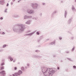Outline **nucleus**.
Wrapping results in <instances>:
<instances>
[{
	"mask_svg": "<svg viewBox=\"0 0 76 76\" xmlns=\"http://www.w3.org/2000/svg\"><path fill=\"white\" fill-rule=\"evenodd\" d=\"M75 50V47H73L72 49V51H73Z\"/></svg>",
	"mask_w": 76,
	"mask_h": 76,
	"instance_id": "nucleus-28",
	"label": "nucleus"
},
{
	"mask_svg": "<svg viewBox=\"0 0 76 76\" xmlns=\"http://www.w3.org/2000/svg\"><path fill=\"white\" fill-rule=\"evenodd\" d=\"M31 32V31H27V33H29Z\"/></svg>",
	"mask_w": 76,
	"mask_h": 76,
	"instance_id": "nucleus-35",
	"label": "nucleus"
},
{
	"mask_svg": "<svg viewBox=\"0 0 76 76\" xmlns=\"http://www.w3.org/2000/svg\"><path fill=\"white\" fill-rule=\"evenodd\" d=\"M9 6V3H7V6Z\"/></svg>",
	"mask_w": 76,
	"mask_h": 76,
	"instance_id": "nucleus-39",
	"label": "nucleus"
},
{
	"mask_svg": "<svg viewBox=\"0 0 76 76\" xmlns=\"http://www.w3.org/2000/svg\"><path fill=\"white\" fill-rule=\"evenodd\" d=\"M15 0H13L12 1H13V2H14V1H15Z\"/></svg>",
	"mask_w": 76,
	"mask_h": 76,
	"instance_id": "nucleus-47",
	"label": "nucleus"
},
{
	"mask_svg": "<svg viewBox=\"0 0 76 76\" xmlns=\"http://www.w3.org/2000/svg\"><path fill=\"white\" fill-rule=\"evenodd\" d=\"M0 34L1 35H5L6 34V33L4 32H2V33L1 32H0Z\"/></svg>",
	"mask_w": 76,
	"mask_h": 76,
	"instance_id": "nucleus-19",
	"label": "nucleus"
},
{
	"mask_svg": "<svg viewBox=\"0 0 76 76\" xmlns=\"http://www.w3.org/2000/svg\"><path fill=\"white\" fill-rule=\"evenodd\" d=\"M4 70V66H1L0 67V70Z\"/></svg>",
	"mask_w": 76,
	"mask_h": 76,
	"instance_id": "nucleus-22",
	"label": "nucleus"
},
{
	"mask_svg": "<svg viewBox=\"0 0 76 76\" xmlns=\"http://www.w3.org/2000/svg\"><path fill=\"white\" fill-rule=\"evenodd\" d=\"M12 17H13V18H20V16H19V15H18L15 14L12 15Z\"/></svg>",
	"mask_w": 76,
	"mask_h": 76,
	"instance_id": "nucleus-6",
	"label": "nucleus"
},
{
	"mask_svg": "<svg viewBox=\"0 0 76 76\" xmlns=\"http://www.w3.org/2000/svg\"><path fill=\"white\" fill-rule=\"evenodd\" d=\"M59 39H60V40H61L62 39V38L61 37H59Z\"/></svg>",
	"mask_w": 76,
	"mask_h": 76,
	"instance_id": "nucleus-32",
	"label": "nucleus"
},
{
	"mask_svg": "<svg viewBox=\"0 0 76 76\" xmlns=\"http://www.w3.org/2000/svg\"><path fill=\"white\" fill-rule=\"evenodd\" d=\"M74 37H71V39H73V38H74Z\"/></svg>",
	"mask_w": 76,
	"mask_h": 76,
	"instance_id": "nucleus-40",
	"label": "nucleus"
},
{
	"mask_svg": "<svg viewBox=\"0 0 76 76\" xmlns=\"http://www.w3.org/2000/svg\"><path fill=\"white\" fill-rule=\"evenodd\" d=\"M57 69L58 70H59V69H60V68L59 67H58Z\"/></svg>",
	"mask_w": 76,
	"mask_h": 76,
	"instance_id": "nucleus-42",
	"label": "nucleus"
},
{
	"mask_svg": "<svg viewBox=\"0 0 76 76\" xmlns=\"http://www.w3.org/2000/svg\"><path fill=\"white\" fill-rule=\"evenodd\" d=\"M48 40H49V39H47Z\"/></svg>",
	"mask_w": 76,
	"mask_h": 76,
	"instance_id": "nucleus-54",
	"label": "nucleus"
},
{
	"mask_svg": "<svg viewBox=\"0 0 76 76\" xmlns=\"http://www.w3.org/2000/svg\"><path fill=\"white\" fill-rule=\"evenodd\" d=\"M26 12L27 13H28V14H29L30 15H32L34 13V11L33 10L29 8L27 9Z\"/></svg>",
	"mask_w": 76,
	"mask_h": 76,
	"instance_id": "nucleus-3",
	"label": "nucleus"
},
{
	"mask_svg": "<svg viewBox=\"0 0 76 76\" xmlns=\"http://www.w3.org/2000/svg\"><path fill=\"white\" fill-rule=\"evenodd\" d=\"M14 69H15V70H17V67H15L14 68Z\"/></svg>",
	"mask_w": 76,
	"mask_h": 76,
	"instance_id": "nucleus-34",
	"label": "nucleus"
},
{
	"mask_svg": "<svg viewBox=\"0 0 76 76\" xmlns=\"http://www.w3.org/2000/svg\"><path fill=\"white\" fill-rule=\"evenodd\" d=\"M24 19H32V16H29L26 15H25L23 17Z\"/></svg>",
	"mask_w": 76,
	"mask_h": 76,
	"instance_id": "nucleus-5",
	"label": "nucleus"
},
{
	"mask_svg": "<svg viewBox=\"0 0 76 76\" xmlns=\"http://www.w3.org/2000/svg\"><path fill=\"white\" fill-rule=\"evenodd\" d=\"M35 34V32H33L31 33H29L28 34H27L26 35L27 36H32L33 34Z\"/></svg>",
	"mask_w": 76,
	"mask_h": 76,
	"instance_id": "nucleus-10",
	"label": "nucleus"
},
{
	"mask_svg": "<svg viewBox=\"0 0 76 76\" xmlns=\"http://www.w3.org/2000/svg\"><path fill=\"white\" fill-rule=\"evenodd\" d=\"M0 19L1 20H3V18L2 17H1Z\"/></svg>",
	"mask_w": 76,
	"mask_h": 76,
	"instance_id": "nucleus-33",
	"label": "nucleus"
},
{
	"mask_svg": "<svg viewBox=\"0 0 76 76\" xmlns=\"http://www.w3.org/2000/svg\"><path fill=\"white\" fill-rule=\"evenodd\" d=\"M72 18H71L68 21V24H70L71 22H72Z\"/></svg>",
	"mask_w": 76,
	"mask_h": 76,
	"instance_id": "nucleus-8",
	"label": "nucleus"
},
{
	"mask_svg": "<svg viewBox=\"0 0 76 76\" xmlns=\"http://www.w3.org/2000/svg\"><path fill=\"white\" fill-rule=\"evenodd\" d=\"M13 2H11V5H13Z\"/></svg>",
	"mask_w": 76,
	"mask_h": 76,
	"instance_id": "nucleus-41",
	"label": "nucleus"
},
{
	"mask_svg": "<svg viewBox=\"0 0 76 76\" xmlns=\"http://www.w3.org/2000/svg\"><path fill=\"white\" fill-rule=\"evenodd\" d=\"M20 0L19 1H18V2L19 3V2H20Z\"/></svg>",
	"mask_w": 76,
	"mask_h": 76,
	"instance_id": "nucleus-46",
	"label": "nucleus"
},
{
	"mask_svg": "<svg viewBox=\"0 0 76 76\" xmlns=\"http://www.w3.org/2000/svg\"><path fill=\"white\" fill-rule=\"evenodd\" d=\"M72 10L73 11H76V9H75V7H74V6L73 5H72Z\"/></svg>",
	"mask_w": 76,
	"mask_h": 76,
	"instance_id": "nucleus-11",
	"label": "nucleus"
},
{
	"mask_svg": "<svg viewBox=\"0 0 76 76\" xmlns=\"http://www.w3.org/2000/svg\"><path fill=\"white\" fill-rule=\"evenodd\" d=\"M39 4L37 3H33L31 4V6L33 9H37L39 6Z\"/></svg>",
	"mask_w": 76,
	"mask_h": 76,
	"instance_id": "nucleus-2",
	"label": "nucleus"
},
{
	"mask_svg": "<svg viewBox=\"0 0 76 76\" xmlns=\"http://www.w3.org/2000/svg\"><path fill=\"white\" fill-rule=\"evenodd\" d=\"M4 3V0H0V5H3Z\"/></svg>",
	"mask_w": 76,
	"mask_h": 76,
	"instance_id": "nucleus-9",
	"label": "nucleus"
},
{
	"mask_svg": "<svg viewBox=\"0 0 76 76\" xmlns=\"http://www.w3.org/2000/svg\"><path fill=\"white\" fill-rule=\"evenodd\" d=\"M42 13H41L39 14V16H40L41 17L42 16Z\"/></svg>",
	"mask_w": 76,
	"mask_h": 76,
	"instance_id": "nucleus-30",
	"label": "nucleus"
},
{
	"mask_svg": "<svg viewBox=\"0 0 76 76\" xmlns=\"http://www.w3.org/2000/svg\"><path fill=\"white\" fill-rule=\"evenodd\" d=\"M21 69L22 71H24V70H25V68H24V67L23 66L21 67Z\"/></svg>",
	"mask_w": 76,
	"mask_h": 76,
	"instance_id": "nucleus-21",
	"label": "nucleus"
},
{
	"mask_svg": "<svg viewBox=\"0 0 76 76\" xmlns=\"http://www.w3.org/2000/svg\"><path fill=\"white\" fill-rule=\"evenodd\" d=\"M63 1H61V3H63Z\"/></svg>",
	"mask_w": 76,
	"mask_h": 76,
	"instance_id": "nucleus-51",
	"label": "nucleus"
},
{
	"mask_svg": "<svg viewBox=\"0 0 76 76\" xmlns=\"http://www.w3.org/2000/svg\"><path fill=\"white\" fill-rule=\"evenodd\" d=\"M2 51V50H0V52H1Z\"/></svg>",
	"mask_w": 76,
	"mask_h": 76,
	"instance_id": "nucleus-48",
	"label": "nucleus"
},
{
	"mask_svg": "<svg viewBox=\"0 0 76 76\" xmlns=\"http://www.w3.org/2000/svg\"><path fill=\"white\" fill-rule=\"evenodd\" d=\"M66 53H69V51H68V52H66Z\"/></svg>",
	"mask_w": 76,
	"mask_h": 76,
	"instance_id": "nucleus-45",
	"label": "nucleus"
},
{
	"mask_svg": "<svg viewBox=\"0 0 76 76\" xmlns=\"http://www.w3.org/2000/svg\"><path fill=\"white\" fill-rule=\"evenodd\" d=\"M35 58H41V56H34Z\"/></svg>",
	"mask_w": 76,
	"mask_h": 76,
	"instance_id": "nucleus-20",
	"label": "nucleus"
},
{
	"mask_svg": "<svg viewBox=\"0 0 76 76\" xmlns=\"http://www.w3.org/2000/svg\"><path fill=\"white\" fill-rule=\"evenodd\" d=\"M15 61H16V60H14L13 61V63H15Z\"/></svg>",
	"mask_w": 76,
	"mask_h": 76,
	"instance_id": "nucleus-37",
	"label": "nucleus"
},
{
	"mask_svg": "<svg viewBox=\"0 0 76 76\" xmlns=\"http://www.w3.org/2000/svg\"><path fill=\"white\" fill-rule=\"evenodd\" d=\"M43 39V37H41L40 38V39H38V42H39V41H40L41 40V39Z\"/></svg>",
	"mask_w": 76,
	"mask_h": 76,
	"instance_id": "nucleus-14",
	"label": "nucleus"
},
{
	"mask_svg": "<svg viewBox=\"0 0 76 76\" xmlns=\"http://www.w3.org/2000/svg\"><path fill=\"white\" fill-rule=\"evenodd\" d=\"M73 67L74 68V69H75V68H76V66H73Z\"/></svg>",
	"mask_w": 76,
	"mask_h": 76,
	"instance_id": "nucleus-36",
	"label": "nucleus"
},
{
	"mask_svg": "<svg viewBox=\"0 0 76 76\" xmlns=\"http://www.w3.org/2000/svg\"><path fill=\"white\" fill-rule=\"evenodd\" d=\"M56 44V42H52L50 44V45H53V44L55 45Z\"/></svg>",
	"mask_w": 76,
	"mask_h": 76,
	"instance_id": "nucleus-18",
	"label": "nucleus"
},
{
	"mask_svg": "<svg viewBox=\"0 0 76 76\" xmlns=\"http://www.w3.org/2000/svg\"><path fill=\"white\" fill-rule=\"evenodd\" d=\"M37 19H38L37 17H33V19H34L35 20H37Z\"/></svg>",
	"mask_w": 76,
	"mask_h": 76,
	"instance_id": "nucleus-23",
	"label": "nucleus"
},
{
	"mask_svg": "<svg viewBox=\"0 0 76 76\" xmlns=\"http://www.w3.org/2000/svg\"><path fill=\"white\" fill-rule=\"evenodd\" d=\"M26 29L25 26L23 24H17L13 28V30L14 32L21 34Z\"/></svg>",
	"mask_w": 76,
	"mask_h": 76,
	"instance_id": "nucleus-1",
	"label": "nucleus"
},
{
	"mask_svg": "<svg viewBox=\"0 0 76 76\" xmlns=\"http://www.w3.org/2000/svg\"><path fill=\"white\" fill-rule=\"evenodd\" d=\"M39 52H40L39 50H35V52H36V53H39Z\"/></svg>",
	"mask_w": 76,
	"mask_h": 76,
	"instance_id": "nucleus-27",
	"label": "nucleus"
},
{
	"mask_svg": "<svg viewBox=\"0 0 76 76\" xmlns=\"http://www.w3.org/2000/svg\"><path fill=\"white\" fill-rule=\"evenodd\" d=\"M8 58H9V59H10V60L11 61H13V58H12V57H11L10 56H9Z\"/></svg>",
	"mask_w": 76,
	"mask_h": 76,
	"instance_id": "nucleus-13",
	"label": "nucleus"
},
{
	"mask_svg": "<svg viewBox=\"0 0 76 76\" xmlns=\"http://www.w3.org/2000/svg\"><path fill=\"white\" fill-rule=\"evenodd\" d=\"M61 63H62V62H63V61L61 60Z\"/></svg>",
	"mask_w": 76,
	"mask_h": 76,
	"instance_id": "nucleus-50",
	"label": "nucleus"
},
{
	"mask_svg": "<svg viewBox=\"0 0 76 76\" xmlns=\"http://www.w3.org/2000/svg\"><path fill=\"white\" fill-rule=\"evenodd\" d=\"M69 32H68V33H69Z\"/></svg>",
	"mask_w": 76,
	"mask_h": 76,
	"instance_id": "nucleus-57",
	"label": "nucleus"
},
{
	"mask_svg": "<svg viewBox=\"0 0 76 76\" xmlns=\"http://www.w3.org/2000/svg\"><path fill=\"white\" fill-rule=\"evenodd\" d=\"M7 45H3V48H5V47H6Z\"/></svg>",
	"mask_w": 76,
	"mask_h": 76,
	"instance_id": "nucleus-24",
	"label": "nucleus"
},
{
	"mask_svg": "<svg viewBox=\"0 0 76 76\" xmlns=\"http://www.w3.org/2000/svg\"><path fill=\"white\" fill-rule=\"evenodd\" d=\"M27 66H28V67H29V64L28 63L27 64Z\"/></svg>",
	"mask_w": 76,
	"mask_h": 76,
	"instance_id": "nucleus-38",
	"label": "nucleus"
},
{
	"mask_svg": "<svg viewBox=\"0 0 76 76\" xmlns=\"http://www.w3.org/2000/svg\"><path fill=\"white\" fill-rule=\"evenodd\" d=\"M67 59L68 60H69V61H72V60L71 59V58H67Z\"/></svg>",
	"mask_w": 76,
	"mask_h": 76,
	"instance_id": "nucleus-25",
	"label": "nucleus"
},
{
	"mask_svg": "<svg viewBox=\"0 0 76 76\" xmlns=\"http://www.w3.org/2000/svg\"><path fill=\"white\" fill-rule=\"evenodd\" d=\"M38 47H40V46H39Z\"/></svg>",
	"mask_w": 76,
	"mask_h": 76,
	"instance_id": "nucleus-53",
	"label": "nucleus"
},
{
	"mask_svg": "<svg viewBox=\"0 0 76 76\" xmlns=\"http://www.w3.org/2000/svg\"><path fill=\"white\" fill-rule=\"evenodd\" d=\"M5 73H6V72L5 71L2 70L0 72V74L1 75H4Z\"/></svg>",
	"mask_w": 76,
	"mask_h": 76,
	"instance_id": "nucleus-7",
	"label": "nucleus"
},
{
	"mask_svg": "<svg viewBox=\"0 0 76 76\" xmlns=\"http://www.w3.org/2000/svg\"><path fill=\"white\" fill-rule=\"evenodd\" d=\"M25 23L27 25H30L31 24V20H29L27 21Z\"/></svg>",
	"mask_w": 76,
	"mask_h": 76,
	"instance_id": "nucleus-12",
	"label": "nucleus"
},
{
	"mask_svg": "<svg viewBox=\"0 0 76 76\" xmlns=\"http://www.w3.org/2000/svg\"><path fill=\"white\" fill-rule=\"evenodd\" d=\"M25 69H27V67L25 66Z\"/></svg>",
	"mask_w": 76,
	"mask_h": 76,
	"instance_id": "nucleus-49",
	"label": "nucleus"
},
{
	"mask_svg": "<svg viewBox=\"0 0 76 76\" xmlns=\"http://www.w3.org/2000/svg\"><path fill=\"white\" fill-rule=\"evenodd\" d=\"M7 10L8 9L7 8H6L5 9L4 12V13H7Z\"/></svg>",
	"mask_w": 76,
	"mask_h": 76,
	"instance_id": "nucleus-17",
	"label": "nucleus"
},
{
	"mask_svg": "<svg viewBox=\"0 0 76 76\" xmlns=\"http://www.w3.org/2000/svg\"><path fill=\"white\" fill-rule=\"evenodd\" d=\"M75 1L76 2V0H75Z\"/></svg>",
	"mask_w": 76,
	"mask_h": 76,
	"instance_id": "nucleus-52",
	"label": "nucleus"
},
{
	"mask_svg": "<svg viewBox=\"0 0 76 76\" xmlns=\"http://www.w3.org/2000/svg\"><path fill=\"white\" fill-rule=\"evenodd\" d=\"M18 64H20V62H18Z\"/></svg>",
	"mask_w": 76,
	"mask_h": 76,
	"instance_id": "nucleus-44",
	"label": "nucleus"
},
{
	"mask_svg": "<svg viewBox=\"0 0 76 76\" xmlns=\"http://www.w3.org/2000/svg\"><path fill=\"white\" fill-rule=\"evenodd\" d=\"M0 31H1V29H0Z\"/></svg>",
	"mask_w": 76,
	"mask_h": 76,
	"instance_id": "nucleus-55",
	"label": "nucleus"
},
{
	"mask_svg": "<svg viewBox=\"0 0 76 76\" xmlns=\"http://www.w3.org/2000/svg\"><path fill=\"white\" fill-rule=\"evenodd\" d=\"M3 76H5L4 75H3Z\"/></svg>",
	"mask_w": 76,
	"mask_h": 76,
	"instance_id": "nucleus-56",
	"label": "nucleus"
},
{
	"mask_svg": "<svg viewBox=\"0 0 76 76\" xmlns=\"http://www.w3.org/2000/svg\"><path fill=\"white\" fill-rule=\"evenodd\" d=\"M42 5H45V3H42Z\"/></svg>",
	"mask_w": 76,
	"mask_h": 76,
	"instance_id": "nucleus-31",
	"label": "nucleus"
},
{
	"mask_svg": "<svg viewBox=\"0 0 76 76\" xmlns=\"http://www.w3.org/2000/svg\"><path fill=\"white\" fill-rule=\"evenodd\" d=\"M23 73V72L22 71L20 70L18 71V72H15L14 74H13V76H20Z\"/></svg>",
	"mask_w": 76,
	"mask_h": 76,
	"instance_id": "nucleus-4",
	"label": "nucleus"
},
{
	"mask_svg": "<svg viewBox=\"0 0 76 76\" xmlns=\"http://www.w3.org/2000/svg\"><path fill=\"white\" fill-rule=\"evenodd\" d=\"M56 56L55 55H54L53 56V57H56Z\"/></svg>",
	"mask_w": 76,
	"mask_h": 76,
	"instance_id": "nucleus-43",
	"label": "nucleus"
},
{
	"mask_svg": "<svg viewBox=\"0 0 76 76\" xmlns=\"http://www.w3.org/2000/svg\"><path fill=\"white\" fill-rule=\"evenodd\" d=\"M37 35H39V33L38 31H37L36 32Z\"/></svg>",
	"mask_w": 76,
	"mask_h": 76,
	"instance_id": "nucleus-29",
	"label": "nucleus"
},
{
	"mask_svg": "<svg viewBox=\"0 0 76 76\" xmlns=\"http://www.w3.org/2000/svg\"><path fill=\"white\" fill-rule=\"evenodd\" d=\"M67 11H65V14H64V16H65V18H66V16L67 15Z\"/></svg>",
	"mask_w": 76,
	"mask_h": 76,
	"instance_id": "nucleus-16",
	"label": "nucleus"
},
{
	"mask_svg": "<svg viewBox=\"0 0 76 76\" xmlns=\"http://www.w3.org/2000/svg\"><path fill=\"white\" fill-rule=\"evenodd\" d=\"M57 13V11L56 10L53 12L52 14L53 15H54V14H56V13Z\"/></svg>",
	"mask_w": 76,
	"mask_h": 76,
	"instance_id": "nucleus-15",
	"label": "nucleus"
},
{
	"mask_svg": "<svg viewBox=\"0 0 76 76\" xmlns=\"http://www.w3.org/2000/svg\"><path fill=\"white\" fill-rule=\"evenodd\" d=\"M4 62H3L1 63V66H4Z\"/></svg>",
	"mask_w": 76,
	"mask_h": 76,
	"instance_id": "nucleus-26",
	"label": "nucleus"
}]
</instances>
